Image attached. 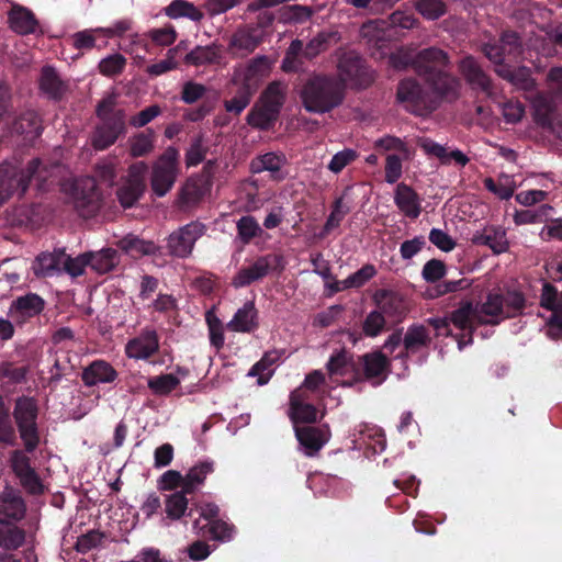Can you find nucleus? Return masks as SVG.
I'll use <instances>...</instances> for the list:
<instances>
[{
  "label": "nucleus",
  "instance_id": "obj_1",
  "mask_svg": "<svg viewBox=\"0 0 562 562\" xmlns=\"http://www.w3.org/2000/svg\"><path fill=\"white\" fill-rule=\"evenodd\" d=\"M502 293H488L486 301L473 306L472 302H459V350L472 344L473 331L479 325H498L506 319Z\"/></svg>",
  "mask_w": 562,
  "mask_h": 562
},
{
  "label": "nucleus",
  "instance_id": "obj_2",
  "mask_svg": "<svg viewBox=\"0 0 562 562\" xmlns=\"http://www.w3.org/2000/svg\"><path fill=\"white\" fill-rule=\"evenodd\" d=\"M300 98L307 112L324 114L344 102L345 85L333 76L313 74L302 83Z\"/></svg>",
  "mask_w": 562,
  "mask_h": 562
},
{
  "label": "nucleus",
  "instance_id": "obj_3",
  "mask_svg": "<svg viewBox=\"0 0 562 562\" xmlns=\"http://www.w3.org/2000/svg\"><path fill=\"white\" fill-rule=\"evenodd\" d=\"M450 68L448 54L437 47L424 48L414 57L415 72L440 97L452 92L457 85Z\"/></svg>",
  "mask_w": 562,
  "mask_h": 562
},
{
  "label": "nucleus",
  "instance_id": "obj_4",
  "mask_svg": "<svg viewBox=\"0 0 562 562\" xmlns=\"http://www.w3.org/2000/svg\"><path fill=\"white\" fill-rule=\"evenodd\" d=\"M95 116L99 123L92 132L91 144L97 150H104L126 133L125 112L115 108L113 97H106L98 103Z\"/></svg>",
  "mask_w": 562,
  "mask_h": 562
},
{
  "label": "nucleus",
  "instance_id": "obj_5",
  "mask_svg": "<svg viewBox=\"0 0 562 562\" xmlns=\"http://www.w3.org/2000/svg\"><path fill=\"white\" fill-rule=\"evenodd\" d=\"M42 161L34 158L25 169H19L11 164L0 165V206L13 194L24 195L33 178H42Z\"/></svg>",
  "mask_w": 562,
  "mask_h": 562
},
{
  "label": "nucleus",
  "instance_id": "obj_6",
  "mask_svg": "<svg viewBox=\"0 0 562 562\" xmlns=\"http://www.w3.org/2000/svg\"><path fill=\"white\" fill-rule=\"evenodd\" d=\"M12 416L25 450L34 452L40 445L38 405L36 400L25 395L18 397Z\"/></svg>",
  "mask_w": 562,
  "mask_h": 562
},
{
  "label": "nucleus",
  "instance_id": "obj_7",
  "mask_svg": "<svg viewBox=\"0 0 562 562\" xmlns=\"http://www.w3.org/2000/svg\"><path fill=\"white\" fill-rule=\"evenodd\" d=\"M179 173V151L167 147L153 165L150 186L153 192L161 198L173 187Z\"/></svg>",
  "mask_w": 562,
  "mask_h": 562
},
{
  "label": "nucleus",
  "instance_id": "obj_8",
  "mask_svg": "<svg viewBox=\"0 0 562 562\" xmlns=\"http://www.w3.org/2000/svg\"><path fill=\"white\" fill-rule=\"evenodd\" d=\"M355 361V383L367 381L378 386L386 380L391 362L381 350L357 356Z\"/></svg>",
  "mask_w": 562,
  "mask_h": 562
},
{
  "label": "nucleus",
  "instance_id": "obj_9",
  "mask_svg": "<svg viewBox=\"0 0 562 562\" xmlns=\"http://www.w3.org/2000/svg\"><path fill=\"white\" fill-rule=\"evenodd\" d=\"M284 269V259L278 254H268L258 257L251 265L243 267L234 276L232 285L236 289L245 288L262 280L271 271L281 272Z\"/></svg>",
  "mask_w": 562,
  "mask_h": 562
},
{
  "label": "nucleus",
  "instance_id": "obj_10",
  "mask_svg": "<svg viewBox=\"0 0 562 562\" xmlns=\"http://www.w3.org/2000/svg\"><path fill=\"white\" fill-rule=\"evenodd\" d=\"M206 232V226L193 221L172 232L166 239V248L171 257L184 259L191 256L196 240Z\"/></svg>",
  "mask_w": 562,
  "mask_h": 562
},
{
  "label": "nucleus",
  "instance_id": "obj_11",
  "mask_svg": "<svg viewBox=\"0 0 562 562\" xmlns=\"http://www.w3.org/2000/svg\"><path fill=\"white\" fill-rule=\"evenodd\" d=\"M75 209L83 217L93 216L101 206V193L93 179H77L71 184Z\"/></svg>",
  "mask_w": 562,
  "mask_h": 562
},
{
  "label": "nucleus",
  "instance_id": "obj_12",
  "mask_svg": "<svg viewBox=\"0 0 562 562\" xmlns=\"http://www.w3.org/2000/svg\"><path fill=\"white\" fill-rule=\"evenodd\" d=\"M484 55L495 64L507 65L508 60H516L522 54L521 38L515 31H504L498 42L486 43L483 46Z\"/></svg>",
  "mask_w": 562,
  "mask_h": 562
},
{
  "label": "nucleus",
  "instance_id": "obj_13",
  "mask_svg": "<svg viewBox=\"0 0 562 562\" xmlns=\"http://www.w3.org/2000/svg\"><path fill=\"white\" fill-rule=\"evenodd\" d=\"M27 451L15 449L10 454V467L19 479L22 487L31 495H41L44 493V485L35 469L31 465V459Z\"/></svg>",
  "mask_w": 562,
  "mask_h": 562
},
{
  "label": "nucleus",
  "instance_id": "obj_14",
  "mask_svg": "<svg viewBox=\"0 0 562 562\" xmlns=\"http://www.w3.org/2000/svg\"><path fill=\"white\" fill-rule=\"evenodd\" d=\"M396 97L398 102L405 103L406 110L415 115L424 116L432 110L420 85L415 80H402L397 87Z\"/></svg>",
  "mask_w": 562,
  "mask_h": 562
},
{
  "label": "nucleus",
  "instance_id": "obj_15",
  "mask_svg": "<svg viewBox=\"0 0 562 562\" xmlns=\"http://www.w3.org/2000/svg\"><path fill=\"white\" fill-rule=\"evenodd\" d=\"M45 308V300L36 293H26L14 299L8 311V316L16 325H24L33 317L38 316Z\"/></svg>",
  "mask_w": 562,
  "mask_h": 562
},
{
  "label": "nucleus",
  "instance_id": "obj_16",
  "mask_svg": "<svg viewBox=\"0 0 562 562\" xmlns=\"http://www.w3.org/2000/svg\"><path fill=\"white\" fill-rule=\"evenodd\" d=\"M146 169L144 162L133 165L130 169L128 179L117 189L116 196L124 207L133 206L143 195L146 184L142 172Z\"/></svg>",
  "mask_w": 562,
  "mask_h": 562
},
{
  "label": "nucleus",
  "instance_id": "obj_17",
  "mask_svg": "<svg viewBox=\"0 0 562 562\" xmlns=\"http://www.w3.org/2000/svg\"><path fill=\"white\" fill-rule=\"evenodd\" d=\"M495 72L502 79L509 82L515 90L522 91L526 98L537 91V83L529 67H514L509 64L498 65L495 67Z\"/></svg>",
  "mask_w": 562,
  "mask_h": 562
},
{
  "label": "nucleus",
  "instance_id": "obj_18",
  "mask_svg": "<svg viewBox=\"0 0 562 562\" xmlns=\"http://www.w3.org/2000/svg\"><path fill=\"white\" fill-rule=\"evenodd\" d=\"M376 308L389 318L401 322L407 308L403 296L393 290L379 289L372 295Z\"/></svg>",
  "mask_w": 562,
  "mask_h": 562
},
{
  "label": "nucleus",
  "instance_id": "obj_19",
  "mask_svg": "<svg viewBox=\"0 0 562 562\" xmlns=\"http://www.w3.org/2000/svg\"><path fill=\"white\" fill-rule=\"evenodd\" d=\"M295 436L301 446L304 447L308 457L315 456L328 441L330 431L327 425L323 427H295Z\"/></svg>",
  "mask_w": 562,
  "mask_h": 562
},
{
  "label": "nucleus",
  "instance_id": "obj_20",
  "mask_svg": "<svg viewBox=\"0 0 562 562\" xmlns=\"http://www.w3.org/2000/svg\"><path fill=\"white\" fill-rule=\"evenodd\" d=\"M459 72H462L473 90L484 92L488 97L493 94L491 78L483 71L473 57H465L459 63Z\"/></svg>",
  "mask_w": 562,
  "mask_h": 562
},
{
  "label": "nucleus",
  "instance_id": "obj_21",
  "mask_svg": "<svg viewBox=\"0 0 562 562\" xmlns=\"http://www.w3.org/2000/svg\"><path fill=\"white\" fill-rule=\"evenodd\" d=\"M119 376L115 368L105 360H93L81 371L80 378L83 384L88 387L113 383Z\"/></svg>",
  "mask_w": 562,
  "mask_h": 562
},
{
  "label": "nucleus",
  "instance_id": "obj_22",
  "mask_svg": "<svg viewBox=\"0 0 562 562\" xmlns=\"http://www.w3.org/2000/svg\"><path fill=\"white\" fill-rule=\"evenodd\" d=\"M159 350V338L156 330H145L131 339L125 346V353L133 359H148Z\"/></svg>",
  "mask_w": 562,
  "mask_h": 562
},
{
  "label": "nucleus",
  "instance_id": "obj_23",
  "mask_svg": "<svg viewBox=\"0 0 562 562\" xmlns=\"http://www.w3.org/2000/svg\"><path fill=\"white\" fill-rule=\"evenodd\" d=\"M471 240L474 245L487 246L495 255L506 252L509 248L506 231L501 226H486L473 234Z\"/></svg>",
  "mask_w": 562,
  "mask_h": 562
},
{
  "label": "nucleus",
  "instance_id": "obj_24",
  "mask_svg": "<svg viewBox=\"0 0 562 562\" xmlns=\"http://www.w3.org/2000/svg\"><path fill=\"white\" fill-rule=\"evenodd\" d=\"M26 505L19 490L5 486L0 495V516L19 521L25 516Z\"/></svg>",
  "mask_w": 562,
  "mask_h": 562
},
{
  "label": "nucleus",
  "instance_id": "obj_25",
  "mask_svg": "<svg viewBox=\"0 0 562 562\" xmlns=\"http://www.w3.org/2000/svg\"><path fill=\"white\" fill-rule=\"evenodd\" d=\"M11 131L23 135L25 140L32 142L42 134V120L34 110L23 111L14 119Z\"/></svg>",
  "mask_w": 562,
  "mask_h": 562
},
{
  "label": "nucleus",
  "instance_id": "obj_26",
  "mask_svg": "<svg viewBox=\"0 0 562 562\" xmlns=\"http://www.w3.org/2000/svg\"><path fill=\"white\" fill-rule=\"evenodd\" d=\"M259 327L258 311L252 301L246 302L238 308L233 318L227 323V328L236 333L250 334Z\"/></svg>",
  "mask_w": 562,
  "mask_h": 562
},
{
  "label": "nucleus",
  "instance_id": "obj_27",
  "mask_svg": "<svg viewBox=\"0 0 562 562\" xmlns=\"http://www.w3.org/2000/svg\"><path fill=\"white\" fill-rule=\"evenodd\" d=\"M356 357L345 348L336 350L326 364L328 374L330 376H349L355 382Z\"/></svg>",
  "mask_w": 562,
  "mask_h": 562
},
{
  "label": "nucleus",
  "instance_id": "obj_28",
  "mask_svg": "<svg viewBox=\"0 0 562 562\" xmlns=\"http://www.w3.org/2000/svg\"><path fill=\"white\" fill-rule=\"evenodd\" d=\"M540 305L541 307L552 312L547 321V326L562 327V300L553 284L549 282L543 284L540 295Z\"/></svg>",
  "mask_w": 562,
  "mask_h": 562
},
{
  "label": "nucleus",
  "instance_id": "obj_29",
  "mask_svg": "<svg viewBox=\"0 0 562 562\" xmlns=\"http://www.w3.org/2000/svg\"><path fill=\"white\" fill-rule=\"evenodd\" d=\"M263 37L265 31H260V27L246 25L233 34L229 47L250 54L263 42Z\"/></svg>",
  "mask_w": 562,
  "mask_h": 562
},
{
  "label": "nucleus",
  "instance_id": "obj_30",
  "mask_svg": "<svg viewBox=\"0 0 562 562\" xmlns=\"http://www.w3.org/2000/svg\"><path fill=\"white\" fill-rule=\"evenodd\" d=\"M8 21L11 30L21 35L33 34L38 27L35 14L21 5L12 7L8 14Z\"/></svg>",
  "mask_w": 562,
  "mask_h": 562
},
{
  "label": "nucleus",
  "instance_id": "obj_31",
  "mask_svg": "<svg viewBox=\"0 0 562 562\" xmlns=\"http://www.w3.org/2000/svg\"><path fill=\"white\" fill-rule=\"evenodd\" d=\"M40 89L48 99L59 101L67 91V83L54 67L44 66L41 70Z\"/></svg>",
  "mask_w": 562,
  "mask_h": 562
},
{
  "label": "nucleus",
  "instance_id": "obj_32",
  "mask_svg": "<svg viewBox=\"0 0 562 562\" xmlns=\"http://www.w3.org/2000/svg\"><path fill=\"white\" fill-rule=\"evenodd\" d=\"M394 202L405 216L409 218H417L422 212L418 194L404 182L397 184Z\"/></svg>",
  "mask_w": 562,
  "mask_h": 562
},
{
  "label": "nucleus",
  "instance_id": "obj_33",
  "mask_svg": "<svg viewBox=\"0 0 562 562\" xmlns=\"http://www.w3.org/2000/svg\"><path fill=\"white\" fill-rule=\"evenodd\" d=\"M222 58L223 56L221 47L213 43L206 46H195L192 50L184 55L183 63L186 65L200 67L220 64Z\"/></svg>",
  "mask_w": 562,
  "mask_h": 562
},
{
  "label": "nucleus",
  "instance_id": "obj_34",
  "mask_svg": "<svg viewBox=\"0 0 562 562\" xmlns=\"http://www.w3.org/2000/svg\"><path fill=\"white\" fill-rule=\"evenodd\" d=\"M526 99L530 100L532 104L535 122L543 128H548L552 125V122L555 119L554 104L552 100L538 90Z\"/></svg>",
  "mask_w": 562,
  "mask_h": 562
},
{
  "label": "nucleus",
  "instance_id": "obj_35",
  "mask_svg": "<svg viewBox=\"0 0 562 562\" xmlns=\"http://www.w3.org/2000/svg\"><path fill=\"white\" fill-rule=\"evenodd\" d=\"M285 162L286 158L284 154L269 151L251 159L249 168L252 173L269 171L272 173L273 179L281 180L283 177L279 176V172Z\"/></svg>",
  "mask_w": 562,
  "mask_h": 562
},
{
  "label": "nucleus",
  "instance_id": "obj_36",
  "mask_svg": "<svg viewBox=\"0 0 562 562\" xmlns=\"http://www.w3.org/2000/svg\"><path fill=\"white\" fill-rule=\"evenodd\" d=\"M338 70L346 80L356 82H362L367 75L364 60L355 52L342 54L339 58Z\"/></svg>",
  "mask_w": 562,
  "mask_h": 562
},
{
  "label": "nucleus",
  "instance_id": "obj_37",
  "mask_svg": "<svg viewBox=\"0 0 562 562\" xmlns=\"http://www.w3.org/2000/svg\"><path fill=\"white\" fill-rule=\"evenodd\" d=\"M89 267L99 274H105L120 263V255L114 248H103L99 251H87Z\"/></svg>",
  "mask_w": 562,
  "mask_h": 562
},
{
  "label": "nucleus",
  "instance_id": "obj_38",
  "mask_svg": "<svg viewBox=\"0 0 562 562\" xmlns=\"http://www.w3.org/2000/svg\"><path fill=\"white\" fill-rule=\"evenodd\" d=\"M117 246L132 257L155 256L160 249L154 241L145 240L131 234L120 239Z\"/></svg>",
  "mask_w": 562,
  "mask_h": 562
},
{
  "label": "nucleus",
  "instance_id": "obj_39",
  "mask_svg": "<svg viewBox=\"0 0 562 562\" xmlns=\"http://www.w3.org/2000/svg\"><path fill=\"white\" fill-rule=\"evenodd\" d=\"M25 541V531L13 522L0 518V548L7 551L18 550Z\"/></svg>",
  "mask_w": 562,
  "mask_h": 562
},
{
  "label": "nucleus",
  "instance_id": "obj_40",
  "mask_svg": "<svg viewBox=\"0 0 562 562\" xmlns=\"http://www.w3.org/2000/svg\"><path fill=\"white\" fill-rule=\"evenodd\" d=\"M187 495H190L184 491H176L168 495L165 501L166 516L170 520H179L183 516H191L192 510L188 512L189 499Z\"/></svg>",
  "mask_w": 562,
  "mask_h": 562
},
{
  "label": "nucleus",
  "instance_id": "obj_41",
  "mask_svg": "<svg viewBox=\"0 0 562 562\" xmlns=\"http://www.w3.org/2000/svg\"><path fill=\"white\" fill-rule=\"evenodd\" d=\"M337 41L338 36L336 32H319L306 45L303 44V57L307 60H312L321 53L328 50L331 44Z\"/></svg>",
  "mask_w": 562,
  "mask_h": 562
},
{
  "label": "nucleus",
  "instance_id": "obj_42",
  "mask_svg": "<svg viewBox=\"0 0 562 562\" xmlns=\"http://www.w3.org/2000/svg\"><path fill=\"white\" fill-rule=\"evenodd\" d=\"M214 471L213 461H202L193 465L184 475V492L194 494L200 485H202L206 476Z\"/></svg>",
  "mask_w": 562,
  "mask_h": 562
},
{
  "label": "nucleus",
  "instance_id": "obj_43",
  "mask_svg": "<svg viewBox=\"0 0 562 562\" xmlns=\"http://www.w3.org/2000/svg\"><path fill=\"white\" fill-rule=\"evenodd\" d=\"M278 117V112L261 104L249 111L247 114V123L255 128L267 131L274 125Z\"/></svg>",
  "mask_w": 562,
  "mask_h": 562
},
{
  "label": "nucleus",
  "instance_id": "obj_44",
  "mask_svg": "<svg viewBox=\"0 0 562 562\" xmlns=\"http://www.w3.org/2000/svg\"><path fill=\"white\" fill-rule=\"evenodd\" d=\"M430 338L428 331L423 325H413L407 328L403 338V345L406 355L408 352H416L420 348L428 346Z\"/></svg>",
  "mask_w": 562,
  "mask_h": 562
},
{
  "label": "nucleus",
  "instance_id": "obj_45",
  "mask_svg": "<svg viewBox=\"0 0 562 562\" xmlns=\"http://www.w3.org/2000/svg\"><path fill=\"white\" fill-rule=\"evenodd\" d=\"M155 132L147 128L130 139V154L134 158L144 157L154 149Z\"/></svg>",
  "mask_w": 562,
  "mask_h": 562
},
{
  "label": "nucleus",
  "instance_id": "obj_46",
  "mask_svg": "<svg viewBox=\"0 0 562 562\" xmlns=\"http://www.w3.org/2000/svg\"><path fill=\"white\" fill-rule=\"evenodd\" d=\"M300 56H303V42L296 38L290 43L285 50L281 63L282 71L286 74L299 72L303 67V61L300 59Z\"/></svg>",
  "mask_w": 562,
  "mask_h": 562
},
{
  "label": "nucleus",
  "instance_id": "obj_47",
  "mask_svg": "<svg viewBox=\"0 0 562 562\" xmlns=\"http://www.w3.org/2000/svg\"><path fill=\"white\" fill-rule=\"evenodd\" d=\"M165 13L171 19L188 18L194 22H199L203 18V13L191 2L187 0H173L165 8Z\"/></svg>",
  "mask_w": 562,
  "mask_h": 562
},
{
  "label": "nucleus",
  "instance_id": "obj_48",
  "mask_svg": "<svg viewBox=\"0 0 562 562\" xmlns=\"http://www.w3.org/2000/svg\"><path fill=\"white\" fill-rule=\"evenodd\" d=\"M0 442L7 446L16 445V434L11 419L9 406L0 395Z\"/></svg>",
  "mask_w": 562,
  "mask_h": 562
},
{
  "label": "nucleus",
  "instance_id": "obj_49",
  "mask_svg": "<svg viewBox=\"0 0 562 562\" xmlns=\"http://www.w3.org/2000/svg\"><path fill=\"white\" fill-rule=\"evenodd\" d=\"M65 257L64 251L47 254L42 252L36 258L37 267L35 268V273L37 276L43 277H52L56 271L59 270V267L63 262V258Z\"/></svg>",
  "mask_w": 562,
  "mask_h": 562
},
{
  "label": "nucleus",
  "instance_id": "obj_50",
  "mask_svg": "<svg viewBox=\"0 0 562 562\" xmlns=\"http://www.w3.org/2000/svg\"><path fill=\"white\" fill-rule=\"evenodd\" d=\"M502 301L507 318L517 317L522 314L526 307V297L518 290H507L505 293H502Z\"/></svg>",
  "mask_w": 562,
  "mask_h": 562
},
{
  "label": "nucleus",
  "instance_id": "obj_51",
  "mask_svg": "<svg viewBox=\"0 0 562 562\" xmlns=\"http://www.w3.org/2000/svg\"><path fill=\"white\" fill-rule=\"evenodd\" d=\"M262 104L280 114L285 101L284 86L280 81H272L268 85L261 97Z\"/></svg>",
  "mask_w": 562,
  "mask_h": 562
},
{
  "label": "nucleus",
  "instance_id": "obj_52",
  "mask_svg": "<svg viewBox=\"0 0 562 562\" xmlns=\"http://www.w3.org/2000/svg\"><path fill=\"white\" fill-rule=\"evenodd\" d=\"M314 11L308 5H284L280 10V20L284 23H304L312 18Z\"/></svg>",
  "mask_w": 562,
  "mask_h": 562
},
{
  "label": "nucleus",
  "instance_id": "obj_53",
  "mask_svg": "<svg viewBox=\"0 0 562 562\" xmlns=\"http://www.w3.org/2000/svg\"><path fill=\"white\" fill-rule=\"evenodd\" d=\"M179 384L180 380L170 373L149 378L147 383L149 390L158 396L169 395Z\"/></svg>",
  "mask_w": 562,
  "mask_h": 562
},
{
  "label": "nucleus",
  "instance_id": "obj_54",
  "mask_svg": "<svg viewBox=\"0 0 562 562\" xmlns=\"http://www.w3.org/2000/svg\"><path fill=\"white\" fill-rule=\"evenodd\" d=\"M290 418L294 424H313L317 420V408L312 403L302 404L299 400H294V404L290 406Z\"/></svg>",
  "mask_w": 562,
  "mask_h": 562
},
{
  "label": "nucleus",
  "instance_id": "obj_55",
  "mask_svg": "<svg viewBox=\"0 0 562 562\" xmlns=\"http://www.w3.org/2000/svg\"><path fill=\"white\" fill-rule=\"evenodd\" d=\"M349 212H350V209H349V206H347L344 203V198L342 196L337 198L333 202L331 212L323 226L321 235L323 237L327 236L333 229L337 228L340 225L344 217Z\"/></svg>",
  "mask_w": 562,
  "mask_h": 562
},
{
  "label": "nucleus",
  "instance_id": "obj_56",
  "mask_svg": "<svg viewBox=\"0 0 562 562\" xmlns=\"http://www.w3.org/2000/svg\"><path fill=\"white\" fill-rule=\"evenodd\" d=\"M484 187L501 200H508L515 192V186L508 176H501L497 181L485 178Z\"/></svg>",
  "mask_w": 562,
  "mask_h": 562
},
{
  "label": "nucleus",
  "instance_id": "obj_57",
  "mask_svg": "<svg viewBox=\"0 0 562 562\" xmlns=\"http://www.w3.org/2000/svg\"><path fill=\"white\" fill-rule=\"evenodd\" d=\"M251 91L248 85H243L236 94L224 102V108L227 112L239 115L250 103Z\"/></svg>",
  "mask_w": 562,
  "mask_h": 562
},
{
  "label": "nucleus",
  "instance_id": "obj_58",
  "mask_svg": "<svg viewBox=\"0 0 562 562\" xmlns=\"http://www.w3.org/2000/svg\"><path fill=\"white\" fill-rule=\"evenodd\" d=\"M552 207L548 204L540 205L537 210L516 211L514 222L517 225L542 223L547 220Z\"/></svg>",
  "mask_w": 562,
  "mask_h": 562
},
{
  "label": "nucleus",
  "instance_id": "obj_59",
  "mask_svg": "<svg viewBox=\"0 0 562 562\" xmlns=\"http://www.w3.org/2000/svg\"><path fill=\"white\" fill-rule=\"evenodd\" d=\"M278 360V355L276 351L266 352L263 357L256 362L251 369L249 370L248 375L258 376V384L263 385L267 384L271 378V372L265 374V371L268 370L274 362Z\"/></svg>",
  "mask_w": 562,
  "mask_h": 562
},
{
  "label": "nucleus",
  "instance_id": "obj_60",
  "mask_svg": "<svg viewBox=\"0 0 562 562\" xmlns=\"http://www.w3.org/2000/svg\"><path fill=\"white\" fill-rule=\"evenodd\" d=\"M238 237L244 244H248L251 239L261 234V227L254 216L245 215L237 221Z\"/></svg>",
  "mask_w": 562,
  "mask_h": 562
},
{
  "label": "nucleus",
  "instance_id": "obj_61",
  "mask_svg": "<svg viewBox=\"0 0 562 562\" xmlns=\"http://www.w3.org/2000/svg\"><path fill=\"white\" fill-rule=\"evenodd\" d=\"M205 194V189L201 181L188 179L181 189L180 199L183 204L192 205L199 203Z\"/></svg>",
  "mask_w": 562,
  "mask_h": 562
},
{
  "label": "nucleus",
  "instance_id": "obj_62",
  "mask_svg": "<svg viewBox=\"0 0 562 562\" xmlns=\"http://www.w3.org/2000/svg\"><path fill=\"white\" fill-rule=\"evenodd\" d=\"M126 66V58L122 54H112L100 60L98 68L100 74L106 77H114L123 72Z\"/></svg>",
  "mask_w": 562,
  "mask_h": 562
},
{
  "label": "nucleus",
  "instance_id": "obj_63",
  "mask_svg": "<svg viewBox=\"0 0 562 562\" xmlns=\"http://www.w3.org/2000/svg\"><path fill=\"white\" fill-rule=\"evenodd\" d=\"M386 317L376 308L371 311L362 323V331L367 337H376L386 325Z\"/></svg>",
  "mask_w": 562,
  "mask_h": 562
},
{
  "label": "nucleus",
  "instance_id": "obj_64",
  "mask_svg": "<svg viewBox=\"0 0 562 562\" xmlns=\"http://www.w3.org/2000/svg\"><path fill=\"white\" fill-rule=\"evenodd\" d=\"M205 319L209 327L210 344L220 351L225 341L223 323L218 317L213 315L212 312L206 313Z\"/></svg>",
  "mask_w": 562,
  "mask_h": 562
}]
</instances>
